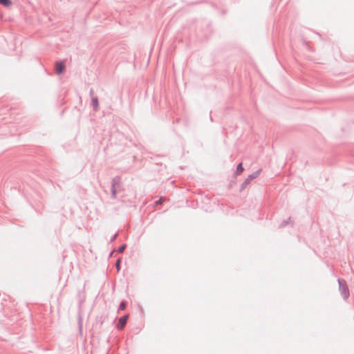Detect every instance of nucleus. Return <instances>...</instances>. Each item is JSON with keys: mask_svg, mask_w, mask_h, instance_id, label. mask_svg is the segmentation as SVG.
Segmentation results:
<instances>
[{"mask_svg": "<svg viewBox=\"0 0 354 354\" xmlns=\"http://www.w3.org/2000/svg\"><path fill=\"white\" fill-rule=\"evenodd\" d=\"M337 282L340 294L342 298L346 300L350 296V292L346 281L343 279L338 278Z\"/></svg>", "mask_w": 354, "mask_h": 354, "instance_id": "f257e3e1", "label": "nucleus"}, {"mask_svg": "<svg viewBox=\"0 0 354 354\" xmlns=\"http://www.w3.org/2000/svg\"><path fill=\"white\" fill-rule=\"evenodd\" d=\"M262 169H259L252 174L248 175V178L242 183L239 188V192H242L250 184L252 180L257 178L261 174Z\"/></svg>", "mask_w": 354, "mask_h": 354, "instance_id": "f03ea898", "label": "nucleus"}, {"mask_svg": "<svg viewBox=\"0 0 354 354\" xmlns=\"http://www.w3.org/2000/svg\"><path fill=\"white\" fill-rule=\"evenodd\" d=\"M66 69V66L64 64V61L63 60H57L55 63L54 66V70L55 73L57 75H62L64 73V71Z\"/></svg>", "mask_w": 354, "mask_h": 354, "instance_id": "7ed1b4c3", "label": "nucleus"}, {"mask_svg": "<svg viewBox=\"0 0 354 354\" xmlns=\"http://www.w3.org/2000/svg\"><path fill=\"white\" fill-rule=\"evenodd\" d=\"M128 318L129 315L127 314L124 315L119 318L118 322L115 326L118 330H121L124 328L127 323Z\"/></svg>", "mask_w": 354, "mask_h": 354, "instance_id": "20e7f679", "label": "nucleus"}, {"mask_svg": "<svg viewBox=\"0 0 354 354\" xmlns=\"http://www.w3.org/2000/svg\"><path fill=\"white\" fill-rule=\"evenodd\" d=\"M119 183V178L116 177L112 179L111 184V198H117V189L116 185Z\"/></svg>", "mask_w": 354, "mask_h": 354, "instance_id": "39448f33", "label": "nucleus"}, {"mask_svg": "<svg viewBox=\"0 0 354 354\" xmlns=\"http://www.w3.org/2000/svg\"><path fill=\"white\" fill-rule=\"evenodd\" d=\"M104 322V319L102 316H97L95 319V324H93V327L95 330H100Z\"/></svg>", "mask_w": 354, "mask_h": 354, "instance_id": "423d86ee", "label": "nucleus"}, {"mask_svg": "<svg viewBox=\"0 0 354 354\" xmlns=\"http://www.w3.org/2000/svg\"><path fill=\"white\" fill-rule=\"evenodd\" d=\"M91 105L93 107L94 111H97L99 109V100L97 96H92Z\"/></svg>", "mask_w": 354, "mask_h": 354, "instance_id": "0eeeda50", "label": "nucleus"}, {"mask_svg": "<svg viewBox=\"0 0 354 354\" xmlns=\"http://www.w3.org/2000/svg\"><path fill=\"white\" fill-rule=\"evenodd\" d=\"M244 171V167L243 166L242 162H239L236 165V170L234 172V178H236L237 176H239Z\"/></svg>", "mask_w": 354, "mask_h": 354, "instance_id": "6e6552de", "label": "nucleus"}, {"mask_svg": "<svg viewBox=\"0 0 354 354\" xmlns=\"http://www.w3.org/2000/svg\"><path fill=\"white\" fill-rule=\"evenodd\" d=\"M127 304H128V303L127 301H125V300L121 301L119 304L118 311L125 310L127 306Z\"/></svg>", "mask_w": 354, "mask_h": 354, "instance_id": "1a4fd4ad", "label": "nucleus"}, {"mask_svg": "<svg viewBox=\"0 0 354 354\" xmlns=\"http://www.w3.org/2000/svg\"><path fill=\"white\" fill-rule=\"evenodd\" d=\"M0 4L6 8H8L12 5L11 0H0Z\"/></svg>", "mask_w": 354, "mask_h": 354, "instance_id": "9d476101", "label": "nucleus"}, {"mask_svg": "<svg viewBox=\"0 0 354 354\" xmlns=\"http://www.w3.org/2000/svg\"><path fill=\"white\" fill-rule=\"evenodd\" d=\"M290 219L291 217H289L287 220H283V221H281V223L279 224V227L282 228L286 227L290 223Z\"/></svg>", "mask_w": 354, "mask_h": 354, "instance_id": "9b49d317", "label": "nucleus"}, {"mask_svg": "<svg viewBox=\"0 0 354 354\" xmlns=\"http://www.w3.org/2000/svg\"><path fill=\"white\" fill-rule=\"evenodd\" d=\"M121 263H122V259L121 258H118L116 260L115 265L118 271H120V269H121Z\"/></svg>", "mask_w": 354, "mask_h": 354, "instance_id": "f8f14e48", "label": "nucleus"}, {"mask_svg": "<svg viewBox=\"0 0 354 354\" xmlns=\"http://www.w3.org/2000/svg\"><path fill=\"white\" fill-rule=\"evenodd\" d=\"M127 244L123 243L118 248V252L122 253L124 250L127 248Z\"/></svg>", "mask_w": 354, "mask_h": 354, "instance_id": "ddd939ff", "label": "nucleus"}, {"mask_svg": "<svg viewBox=\"0 0 354 354\" xmlns=\"http://www.w3.org/2000/svg\"><path fill=\"white\" fill-rule=\"evenodd\" d=\"M78 326H79L80 331L81 333L82 330V317L80 315L79 316V319H78Z\"/></svg>", "mask_w": 354, "mask_h": 354, "instance_id": "4468645a", "label": "nucleus"}, {"mask_svg": "<svg viewBox=\"0 0 354 354\" xmlns=\"http://www.w3.org/2000/svg\"><path fill=\"white\" fill-rule=\"evenodd\" d=\"M118 237V233H115L111 239H110V243H113L115 241V239Z\"/></svg>", "mask_w": 354, "mask_h": 354, "instance_id": "2eb2a0df", "label": "nucleus"}, {"mask_svg": "<svg viewBox=\"0 0 354 354\" xmlns=\"http://www.w3.org/2000/svg\"><path fill=\"white\" fill-rule=\"evenodd\" d=\"M164 200H165V198L161 197L156 201V205L161 204Z\"/></svg>", "mask_w": 354, "mask_h": 354, "instance_id": "dca6fc26", "label": "nucleus"}, {"mask_svg": "<svg viewBox=\"0 0 354 354\" xmlns=\"http://www.w3.org/2000/svg\"><path fill=\"white\" fill-rule=\"evenodd\" d=\"M93 93H94V91H93V88H91V89H90V91H89V94H90V95H91V97H92V96H94V95H93Z\"/></svg>", "mask_w": 354, "mask_h": 354, "instance_id": "f3484780", "label": "nucleus"}, {"mask_svg": "<svg viewBox=\"0 0 354 354\" xmlns=\"http://www.w3.org/2000/svg\"><path fill=\"white\" fill-rule=\"evenodd\" d=\"M113 251H111V252H110V254H109V258H110V257H112V255H113Z\"/></svg>", "mask_w": 354, "mask_h": 354, "instance_id": "a211bd4d", "label": "nucleus"}, {"mask_svg": "<svg viewBox=\"0 0 354 354\" xmlns=\"http://www.w3.org/2000/svg\"><path fill=\"white\" fill-rule=\"evenodd\" d=\"M234 180H232V181L230 182V186H232V184H234Z\"/></svg>", "mask_w": 354, "mask_h": 354, "instance_id": "6ab92c4d", "label": "nucleus"}, {"mask_svg": "<svg viewBox=\"0 0 354 354\" xmlns=\"http://www.w3.org/2000/svg\"><path fill=\"white\" fill-rule=\"evenodd\" d=\"M83 301H84V300H83V299H80V304H81Z\"/></svg>", "mask_w": 354, "mask_h": 354, "instance_id": "aec40b11", "label": "nucleus"}, {"mask_svg": "<svg viewBox=\"0 0 354 354\" xmlns=\"http://www.w3.org/2000/svg\"><path fill=\"white\" fill-rule=\"evenodd\" d=\"M136 158V156H133V161H135Z\"/></svg>", "mask_w": 354, "mask_h": 354, "instance_id": "412c9836", "label": "nucleus"}]
</instances>
